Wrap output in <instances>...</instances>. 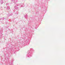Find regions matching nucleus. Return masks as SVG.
<instances>
[{
  "label": "nucleus",
  "mask_w": 65,
  "mask_h": 65,
  "mask_svg": "<svg viewBox=\"0 0 65 65\" xmlns=\"http://www.w3.org/2000/svg\"><path fill=\"white\" fill-rule=\"evenodd\" d=\"M28 57H29V56H28Z\"/></svg>",
  "instance_id": "nucleus-2"
},
{
  "label": "nucleus",
  "mask_w": 65,
  "mask_h": 65,
  "mask_svg": "<svg viewBox=\"0 0 65 65\" xmlns=\"http://www.w3.org/2000/svg\"><path fill=\"white\" fill-rule=\"evenodd\" d=\"M14 1V0H12V1Z\"/></svg>",
  "instance_id": "nucleus-1"
}]
</instances>
